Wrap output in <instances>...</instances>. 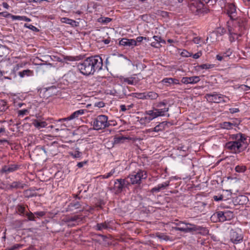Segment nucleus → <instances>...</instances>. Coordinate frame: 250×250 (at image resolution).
Returning a JSON list of instances; mask_svg holds the SVG:
<instances>
[{
  "mask_svg": "<svg viewBox=\"0 0 250 250\" xmlns=\"http://www.w3.org/2000/svg\"><path fill=\"white\" fill-rule=\"evenodd\" d=\"M121 111L123 112H125V111L130 109L131 107H132V105H128L126 106L124 104H122L120 106Z\"/></svg>",
  "mask_w": 250,
  "mask_h": 250,
  "instance_id": "47",
  "label": "nucleus"
},
{
  "mask_svg": "<svg viewBox=\"0 0 250 250\" xmlns=\"http://www.w3.org/2000/svg\"><path fill=\"white\" fill-rule=\"evenodd\" d=\"M129 185V182L125 179H118L115 181L113 188L116 193H120Z\"/></svg>",
  "mask_w": 250,
  "mask_h": 250,
  "instance_id": "9",
  "label": "nucleus"
},
{
  "mask_svg": "<svg viewBox=\"0 0 250 250\" xmlns=\"http://www.w3.org/2000/svg\"><path fill=\"white\" fill-rule=\"evenodd\" d=\"M13 104L14 107L17 108H21L22 107H24L26 105L25 103H23L22 102L14 101Z\"/></svg>",
  "mask_w": 250,
  "mask_h": 250,
  "instance_id": "44",
  "label": "nucleus"
},
{
  "mask_svg": "<svg viewBox=\"0 0 250 250\" xmlns=\"http://www.w3.org/2000/svg\"><path fill=\"white\" fill-rule=\"evenodd\" d=\"M217 217L218 221L221 222H224L226 220L225 218V215L224 214V211H219L216 212L215 213L213 214V215L211 217Z\"/></svg>",
  "mask_w": 250,
  "mask_h": 250,
  "instance_id": "24",
  "label": "nucleus"
},
{
  "mask_svg": "<svg viewBox=\"0 0 250 250\" xmlns=\"http://www.w3.org/2000/svg\"><path fill=\"white\" fill-rule=\"evenodd\" d=\"M247 170V167L244 165H237L235 167V170L238 173H243Z\"/></svg>",
  "mask_w": 250,
  "mask_h": 250,
  "instance_id": "32",
  "label": "nucleus"
},
{
  "mask_svg": "<svg viewBox=\"0 0 250 250\" xmlns=\"http://www.w3.org/2000/svg\"><path fill=\"white\" fill-rule=\"evenodd\" d=\"M32 124L36 128L38 129L45 127L48 125L46 121H42L41 119L33 120Z\"/></svg>",
  "mask_w": 250,
  "mask_h": 250,
  "instance_id": "17",
  "label": "nucleus"
},
{
  "mask_svg": "<svg viewBox=\"0 0 250 250\" xmlns=\"http://www.w3.org/2000/svg\"><path fill=\"white\" fill-rule=\"evenodd\" d=\"M22 66L21 64H16L13 68V71H16L19 69L20 67H21Z\"/></svg>",
  "mask_w": 250,
  "mask_h": 250,
  "instance_id": "59",
  "label": "nucleus"
},
{
  "mask_svg": "<svg viewBox=\"0 0 250 250\" xmlns=\"http://www.w3.org/2000/svg\"><path fill=\"white\" fill-rule=\"evenodd\" d=\"M187 227L186 228H181L178 229L180 231L185 233L197 232L201 233L202 232H206L207 229L206 228L196 225L193 224L187 223Z\"/></svg>",
  "mask_w": 250,
  "mask_h": 250,
  "instance_id": "6",
  "label": "nucleus"
},
{
  "mask_svg": "<svg viewBox=\"0 0 250 250\" xmlns=\"http://www.w3.org/2000/svg\"><path fill=\"white\" fill-rule=\"evenodd\" d=\"M95 106H97L98 107H103L104 106V104L103 102H100L98 103H96L95 104Z\"/></svg>",
  "mask_w": 250,
  "mask_h": 250,
  "instance_id": "57",
  "label": "nucleus"
},
{
  "mask_svg": "<svg viewBox=\"0 0 250 250\" xmlns=\"http://www.w3.org/2000/svg\"><path fill=\"white\" fill-rule=\"evenodd\" d=\"M128 178L130 179L131 184H140L141 181V170L139 169L137 171H134L131 173Z\"/></svg>",
  "mask_w": 250,
  "mask_h": 250,
  "instance_id": "11",
  "label": "nucleus"
},
{
  "mask_svg": "<svg viewBox=\"0 0 250 250\" xmlns=\"http://www.w3.org/2000/svg\"><path fill=\"white\" fill-rule=\"evenodd\" d=\"M232 54V51L230 48H229L226 51L221 52L216 55V59L221 61L224 58L230 56Z\"/></svg>",
  "mask_w": 250,
  "mask_h": 250,
  "instance_id": "22",
  "label": "nucleus"
},
{
  "mask_svg": "<svg viewBox=\"0 0 250 250\" xmlns=\"http://www.w3.org/2000/svg\"><path fill=\"white\" fill-rule=\"evenodd\" d=\"M22 247H23L22 245L16 244L14 245L11 248H9L8 250H14L15 249H19L20 248H21Z\"/></svg>",
  "mask_w": 250,
  "mask_h": 250,
  "instance_id": "51",
  "label": "nucleus"
},
{
  "mask_svg": "<svg viewBox=\"0 0 250 250\" xmlns=\"http://www.w3.org/2000/svg\"><path fill=\"white\" fill-rule=\"evenodd\" d=\"M24 26L35 32L39 31V30L37 27L31 24L25 23L24 24Z\"/></svg>",
  "mask_w": 250,
  "mask_h": 250,
  "instance_id": "46",
  "label": "nucleus"
},
{
  "mask_svg": "<svg viewBox=\"0 0 250 250\" xmlns=\"http://www.w3.org/2000/svg\"><path fill=\"white\" fill-rule=\"evenodd\" d=\"M168 111V108H164L162 109H156L154 108L153 110H149V112L151 114H153L155 118H156L158 116H163L165 115V113L166 112Z\"/></svg>",
  "mask_w": 250,
  "mask_h": 250,
  "instance_id": "16",
  "label": "nucleus"
},
{
  "mask_svg": "<svg viewBox=\"0 0 250 250\" xmlns=\"http://www.w3.org/2000/svg\"><path fill=\"white\" fill-rule=\"evenodd\" d=\"M247 146H243L237 141H229L225 144V147L230 152L233 154H239L245 150Z\"/></svg>",
  "mask_w": 250,
  "mask_h": 250,
  "instance_id": "3",
  "label": "nucleus"
},
{
  "mask_svg": "<svg viewBox=\"0 0 250 250\" xmlns=\"http://www.w3.org/2000/svg\"><path fill=\"white\" fill-rule=\"evenodd\" d=\"M61 21L63 23H65L70 25H73L76 22L74 20L67 18H62Z\"/></svg>",
  "mask_w": 250,
  "mask_h": 250,
  "instance_id": "40",
  "label": "nucleus"
},
{
  "mask_svg": "<svg viewBox=\"0 0 250 250\" xmlns=\"http://www.w3.org/2000/svg\"><path fill=\"white\" fill-rule=\"evenodd\" d=\"M109 228V222H104V223H98L95 227L96 229L98 230H103Z\"/></svg>",
  "mask_w": 250,
  "mask_h": 250,
  "instance_id": "29",
  "label": "nucleus"
},
{
  "mask_svg": "<svg viewBox=\"0 0 250 250\" xmlns=\"http://www.w3.org/2000/svg\"><path fill=\"white\" fill-rule=\"evenodd\" d=\"M163 83L173 84H181L179 81L178 79L172 78H164L162 81Z\"/></svg>",
  "mask_w": 250,
  "mask_h": 250,
  "instance_id": "27",
  "label": "nucleus"
},
{
  "mask_svg": "<svg viewBox=\"0 0 250 250\" xmlns=\"http://www.w3.org/2000/svg\"><path fill=\"white\" fill-rule=\"evenodd\" d=\"M129 137H125L123 135H117L113 139V144L115 145L124 143L126 140H129Z\"/></svg>",
  "mask_w": 250,
  "mask_h": 250,
  "instance_id": "21",
  "label": "nucleus"
},
{
  "mask_svg": "<svg viewBox=\"0 0 250 250\" xmlns=\"http://www.w3.org/2000/svg\"><path fill=\"white\" fill-rule=\"evenodd\" d=\"M86 163V162H79V163L77 164V167H78L79 168H81V167H82L83 166V165H84V164H85Z\"/></svg>",
  "mask_w": 250,
  "mask_h": 250,
  "instance_id": "61",
  "label": "nucleus"
},
{
  "mask_svg": "<svg viewBox=\"0 0 250 250\" xmlns=\"http://www.w3.org/2000/svg\"><path fill=\"white\" fill-rule=\"evenodd\" d=\"M35 214L31 212L29 213H27L26 214V216L27 217L28 220L29 221H35Z\"/></svg>",
  "mask_w": 250,
  "mask_h": 250,
  "instance_id": "50",
  "label": "nucleus"
},
{
  "mask_svg": "<svg viewBox=\"0 0 250 250\" xmlns=\"http://www.w3.org/2000/svg\"><path fill=\"white\" fill-rule=\"evenodd\" d=\"M239 135H240V133H238V134H233V135H232L231 138L233 140H235V141H237V140H238L239 139Z\"/></svg>",
  "mask_w": 250,
  "mask_h": 250,
  "instance_id": "58",
  "label": "nucleus"
},
{
  "mask_svg": "<svg viewBox=\"0 0 250 250\" xmlns=\"http://www.w3.org/2000/svg\"><path fill=\"white\" fill-rule=\"evenodd\" d=\"M178 53H180V55L184 57H188L191 56V53L188 52L186 50H183L179 49L178 50Z\"/></svg>",
  "mask_w": 250,
  "mask_h": 250,
  "instance_id": "39",
  "label": "nucleus"
},
{
  "mask_svg": "<svg viewBox=\"0 0 250 250\" xmlns=\"http://www.w3.org/2000/svg\"><path fill=\"white\" fill-rule=\"evenodd\" d=\"M103 66L102 59L99 56H95L86 58L79 63L78 67L81 73L89 75L100 71Z\"/></svg>",
  "mask_w": 250,
  "mask_h": 250,
  "instance_id": "2",
  "label": "nucleus"
},
{
  "mask_svg": "<svg viewBox=\"0 0 250 250\" xmlns=\"http://www.w3.org/2000/svg\"><path fill=\"white\" fill-rule=\"evenodd\" d=\"M34 214L38 217H42L45 215L44 211H37L34 213Z\"/></svg>",
  "mask_w": 250,
  "mask_h": 250,
  "instance_id": "56",
  "label": "nucleus"
},
{
  "mask_svg": "<svg viewBox=\"0 0 250 250\" xmlns=\"http://www.w3.org/2000/svg\"><path fill=\"white\" fill-rule=\"evenodd\" d=\"M241 121L236 119L235 121H233L231 124H232L233 126H237L240 124Z\"/></svg>",
  "mask_w": 250,
  "mask_h": 250,
  "instance_id": "54",
  "label": "nucleus"
},
{
  "mask_svg": "<svg viewBox=\"0 0 250 250\" xmlns=\"http://www.w3.org/2000/svg\"><path fill=\"white\" fill-rule=\"evenodd\" d=\"M31 109L30 106H25L23 109L19 110L17 111L18 116L19 117H23L24 115H27L29 113Z\"/></svg>",
  "mask_w": 250,
  "mask_h": 250,
  "instance_id": "25",
  "label": "nucleus"
},
{
  "mask_svg": "<svg viewBox=\"0 0 250 250\" xmlns=\"http://www.w3.org/2000/svg\"><path fill=\"white\" fill-rule=\"evenodd\" d=\"M157 14L158 15H159L163 18H168L169 17V13L164 11L158 10Z\"/></svg>",
  "mask_w": 250,
  "mask_h": 250,
  "instance_id": "45",
  "label": "nucleus"
},
{
  "mask_svg": "<svg viewBox=\"0 0 250 250\" xmlns=\"http://www.w3.org/2000/svg\"><path fill=\"white\" fill-rule=\"evenodd\" d=\"M229 236L231 241L234 244H238L243 240V235L242 230L238 228L231 229Z\"/></svg>",
  "mask_w": 250,
  "mask_h": 250,
  "instance_id": "8",
  "label": "nucleus"
},
{
  "mask_svg": "<svg viewBox=\"0 0 250 250\" xmlns=\"http://www.w3.org/2000/svg\"><path fill=\"white\" fill-rule=\"evenodd\" d=\"M188 6L190 10L195 15H200L204 11V5L200 0H189Z\"/></svg>",
  "mask_w": 250,
  "mask_h": 250,
  "instance_id": "5",
  "label": "nucleus"
},
{
  "mask_svg": "<svg viewBox=\"0 0 250 250\" xmlns=\"http://www.w3.org/2000/svg\"><path fill=\"white\" fill-rule=\"evenodd\" d=\"M158 94L154 92H149L148 93H142V99H155L158 97Z\"/></svg>",
  "mask_w": 250,
  "mask_h": 250,
  "instance_id": "20",
  "label": "nucleus"
},
{
  "mask_svg": "<svg viewBox=\"0 0 250 250\" xmlns=\"http://www.w3.org/2000/svg\"><path fill=\"white\" fill-rule=\"evenodd\" d=\"M167 42H169V43H172V42L174 43H175V44L176 45H179V44H178V42L177 41H176V40H172V39H168L167 40Z\"/></svg>",
  "mask_w": 250,
  "mask_h": 250,
  "instance_id": "62",
  "label": "nucleus"
},
{
  "mask_svg": "<svg viewBox=\"0 0 250 250\" xmlns=\"http://www.w3.org/2000/svg\"><path fill=\"white\" fill-rule=\"evenodd\" d=\"M86 110L85 109H79L72 113L67 118L60 119L59 122L66 121L78 119L80 116L83 115Z\"/></svg>",
  "mask_w": 250,
  "mask_h": 250,
  "instance_id": "12",
  "label": "nucleus"
},
{
  "mask_svg": "<svg viewBox=\"0 0 250 250\" xmlns=\"http://www.w3.org/2000/svg\"><path fill=\"white\" fill-rule=\"evenodd\" d=\"M215 64H208V63H204L198 66V67L202 69H208L214 67Z\"/></svg>",
  "mask_w": 250,
  "mask_h": 250,
  "instance_id": "34",
  "label": "nucleus"
},
{
  "mask_svg": "<svg viewBox=\"0 0 250 250\" xmlns=\"http://www.w3.org/2000/svg\"><path fill=\"white\" fill-rule=\"evenodd\" d=\"M201 52H197L193 55V58L194 59H198L201 56Z\"/></svg>",
  "mask_w": 250,
  "mask_h": 250,
  "instance_id": "63",
  "label": "nucleus"
},
{
  "mask_svg": "<svg viewBox=\"0 0 250 250\" xmlns=\"http://www.w3.org/2000/svg\"><path fill=\"white\" fill-rule=\"evenodd\" d=\"M25 184L23 183L22 181H14L12 182L10 185V187L12 188H20L22 189L23 188L25 187Z\"/></svg>",
  "mask_w": 250,
  "mask_h": 250,
  "instance_id": "23",
  "label": "nucleus"
},
{
  "mask_svg": "<svg viewBox=\"0 0 250 250\" xmlns=\"http://www.w3.org/2000/svg\"><path fill=\"white\" fill-rule=\"evenodd\" d=\"M192 42L195 44H199L197 47H199V46H202L204 44V42L202 40V39L200 37H195L194 38Z\"/></svg>",
  "mask_w": 250,
  "mask_h": 250,
  "instance_id": "37",
  "label": "nucleus"
},
{
  "mask_svg": "<svg viewBox=\"0 0 250 250\" xmlns=\"http://www.w3.org/2000/svg\"><path fill=\"white\" fill-rule=\"evenodd\" d=\"M155 118L153 114H151L149 110L147 111L142 117V125L149 123L152 119Z\"/></svg>",
  "mask_w": 250,
  "mask_h": 250,
  "instance_id": "15",
  "label": "nucleus"
},
{
  "mask_svg": "<svg viewBox=\"0 0 250 250\" xmlns=\"http://www.w3.org/2000/svg\"><path fill=\"white\" fill-rule=\"evenodd\" d=\"M110 125L111 124L110 121H108V117L104 115L98 116L95 119L93 124L94 128L97 130L104 129Z\"/></svg>",
  "mask_w": 250,
  "mask_h": 250,
  "instance_id": "4",
  "label": "nucleus"
},
{
  "mask_svg": "<svg viewBox=\"0 0 250 250\" xmlns=\"http://www.w3.org/2000/svg\"><path fill=\"white\" fill-rule=\"evenodd\" d=\"M7 16H10L11 18L13 21H23V16L13 15L10 14H7L6 16H5V17H7Z\"/></svg>",
  "mask_w": 250,
  "mask_h": 250,
  "instance_id": "42",
  "label": "nucleus"
},
{
  "mask_svg": "<svg viewBox=\"0 0 250 250\" xmlns=\"http://www.w3.org/2000/svg\"><path fill=\"white\" fill-rule=\"evenodd\" d=\"M224 196L222 194H220L218 195H214L213 197V198L215 201H220L223 200Z\"/></svg>",
  "mask_w": 250,
  "mask_h": 250,
  "instance_id": "52",
  "label": "nucleus"
},
{
  "mask_svg": "<svg viewBox=\"0 0 250 250\" xmlns=\"http://www.w3.org/2000/svg\"><path fill=\"white\" fill-rule=\"evenodd\" d=\"M170 181H166L163 183L159 184L157 186L154 187L151 189V192H158L162 189H165L166 187L169 185Z\"/></svg>",
  "mask_w": 250,
  "mask_h": 250,
  "instance_id": "18",
  "label": "nucleus"
},
{
  "mask_svg": "<svg viewBox=\"0 0 250 250\" xmlns=\"http://www.w3.org/2000/svg\"><path fill=\"white\" fill-rule=\"evenodd\" d=\"M25 209V207L22 205H19L18 206V211L21 215H23L24 214Z\"/></svg>",
  "mask_w": 250,
  "mask_h": 250,
  "instance_id": "49",
  "label": "nucleus"
},
{
  "mask_svg": "<svg viewBox=\"0 0 250 250\" xmlns=\"http://www.w3.org/2000/svg\"><path fill=\"white\" fill-rule=\"evenodd\" d=\"M246 140V137L245 134L240 133L239 138L237 141L239 142L241 144H243V145L246 146V144L248 145L247 143H245V141Z\"/></svg>",
  "mask_w": 250,
  "mask_h": 250,
  "instance_id": "38",
  "label": "nucleus"
},
{
  "mask_svg": "<svg viewBox=\"0 0 250 250\" xmlns=\"http://www.w3.org/2000/svg\"><path fill=\"white\" fill-rule=\"evenodd\" d=\"M147 178V173L146 171H142V179H145Z\"/></svg>",
  "mask_w": 250,
  "mask_h": 250,
  "instance_id": "60",
  "label": "nucleus"
},
{
  "mask_svg": "<svg viewBox=\"0 0 250 250\" xmlns=\"http://www.w3.org/2000/svg\"><path fill=\"white\" fill-rule=\"evenodd\" d=\"M69 154L74 158H80L81 156V153L78 150L75 151L74 152H70Z\"/></svg>",
  "mask_w": 250,
  "mask_h": 250,
  "instance_id": "48",
  "label": "nucleus"
},
{
  "mask_svg": "<svg viewBox=\"0 0 250 250\" xmlns=\"http://www.w3.org/2000/svg\"><path fill=\"white\" fill-rule=\"evenodd\" d=\"M153 38L155 41L156 42V44H158L159 45L162 46V44L161 43L165 44L166 42L165 40H163L160 37L158 36H153Z\"/></svg>",
  "mask_w": 250,
  "mask_h": 250,
  "instance_id": "36",
  "label": "nucleus"
},
{
  "mask_svg": "<svg viewBox=\"0 0 250 250\" xmlns=\"http://www.w3.org/2000/svg\"><path fill=\"white\" fill-rule=\"evenodd\" d=\"M167 122L160 123L159 125L153 128L152 130L155 132L162 131L165 130L166 126L167 125Z\"/></svg>",
  "mask_w": 250,
  "mask_h": 250,
  "instance_id": "28",
  "label": "nucleus"
},
{
  "mask_svg": "<svg viewBox=\"0 0 250 250\" xmlns=\"http://www.w3.org/2000/svg\"><path fill=\"white\" fill-rule=\"evenodd\" d=\"M78 218H78V216H74L69 217H68V218L67 219V221L68 222H75V221H77Z\"/></svg>",
  "mask_w": 250,
  "mask_h": 250,
  "instance_id": "53",
  "label": "nucleus"
},
{
  "mask_svg": "<svg viewBox=\"0 0 250 250\" xmlns=\"http://www.w3.org/2000/svg\"><path fill=\"white\" fill-rule=\"evenodd\" d=\"M119 44L122 46L136 45V42L134 40L124 38L120 41Z\"/></svg>",
  "mask_w": 250,
  "mask_h": 250,
  "instance_id": "19",
  "label": "nucleus"
},
{
  "mask_svg": "<svg viewBox=\"0 0 250 250\" xmlns=\"http://www.w3.org/2000/svg\"><path fill=\"white\" fill-rule=\"evenodd\" d=\"M205 98L208 102L215 103H226L227 101L224 99V98H228L227 96L217 94L216 92H213L212 94H206Z\"/></svg>",
  "mask_w": 250,
  "mask_h": 250,
  "instance_id": "7",
  "label": "nucleus"
},
{
  "mask_svg": "<svg viewBox=\"0 0 250 250\" xmlns=\"http://www.w3.org/2000/svg\"><path fill=\"white\" fill-rule=\"evenodd\" d=\"M226 7L227 14L230 18L227 22V28L232 42L235 36L238 39L248 29L249 20L234 3H227Z\"/></svg>",
  "mask_w": 250,
  "mask_h": 250,
  "instance_id": "1",
  "label": "nucleus"
},
{
  "mask_svg": "<svg viewBox=\"0 0 250 250\" xmlns=\"http://www.w3.org/2000/svg\"><path fill=\"white\" fill-rule=\"evenodd\" d=\"M20 167L18 165L11 164L9 165H5L1 168V172L5 173H9L17 170Z\"/></svg>",
  "mask_w": 250,
  "mask_h": 250,
  "instance_id": "14",
  "label": "nucleus"
},
{
  "mask_svg": "<svg viewBox=\"0 0 250 250\" xmlns=\"http://www.w3.org/2000/svg\"><path fill=\"white\" fill-rule=\"evenodd\" d=\"M176 227H173V229L176 231H180L178 229L183 228H186L187 227V223L185 221H179L175 224Z\"/></svg>",
  "mask_w": 250,
  "mask_h": 250,
  "instance_id": "30",
  "label": "nucleus"
},
{
  "mask_svg": "<svg viewBox=\"0 0 250 250\" xmlns=\"http://www.w3.org/2000/svg\"><path fill=\"white\" fill-rule=\"evenodd\" d=\"M200 81L199 76L184 77L181 79L182 83L186 84H195Z\"/></svg>",
  "mask_w": 250,
  "mask_h": 250,
  "instance_id": "13",
  "label": "nucleus"
},
{
  "mask_svg": "<svg viewBox=\"0 0 250 250\" xmlns=\"http://www.w3.org/2000/svg\"><path fill=\"white\" fill-rule=\"evenodd\" d=\"M8 108L6 102L3 100H0V112L5 111Z\"/></svg>",
  "mask_w": 250,
  "mask_h": 250,
  "instance_id": "35",
  "label": "nucleus"
},
{
  "mask_svg": "<svg viewBox=\"0 0 250 250\" xmlns=\"http://www.w3.org/2000/svg\"><path fill=\"white\" fill-rule=\"evenodd\" d=\"M226 220H230L233 217V213L230 211H224Z\"/></svg>",
  "mask_w": 250,
  "mask_h": 250,
  "instance_id": "43",
  "label": "nucleus"
},
{
  "mask_svg": "<svg viewBox=\"0 0 250 250\" xmlns=\"http://www.w3.org/2000/svg\"><path fill=\"white\" fill-rule=\"evenodd\" d=\"M76 76L75 73L71 71H68L66 74L62 77V82L65 85L72 84L76 81Z\"/></svg>",
  "mask_w": 250,
  "mask_h": 250,
  "instance_id": "10",
  "label": "nucleus"
},
{
  "mask_svg": "<svg viewBox=\"0 0 250 250\" xmlns=\"http://www.w3.org/2000/svg\"><path fill=\"white\" fill-rule=\"evenodd\" d=\"M221 127L223 129H230L233 128L231 122H225L221 124Z\"/></svg>",
  "mask_w": 250,
  "mask_h": 250,
  "instance_id": "33",
  "label": "nucleus"
},
{
  "mask_svg": "<svg viewBox=\"0 0 250 250\" xmlns=\"http://www.w3.org/2000/svg\"><path fill=\"white\" fill-rule=\"evenodd\" d=\"M111 21V19L109 18H104V20H102V22L104 23H108Z\"/></svg>",
  "mask_w": 250,
  "mask_h": 250,
  "instance_id": "64",
  "label": "nucleus"
},
{
  "mask_svg": "<svg viewBox=\"0 0 250 250\" xmlns=\"http://www.w3.org/2000/svg\"><path fill=\"white\" fill-rule=\"evenodd\" d=\"M115 168H113L109 172L104 175H100V177H102L103 179L109 178L115 173Z\"/></svg>",
  "mask_w": 250,
  "mask_h": 250,
  "instance_id": "41",
  "label": "nucleus"
},
{
  "mask_svg": "<svg viewBox=\"0 0 250 250\" xmlns=\"http://www.w3.org/2000/svg\"><path fill=\"white\" fill-rule=\"evenodd\" d=\"M18 74L21 78H23L25 77H29L33 76L34 74V72L32 70L26 69L19 72Z\"/></svg>",
  "mask_w": 250,
  "mask_h": 250,
  "instance_id": "26",
  "label": "nucleus"
},
{
  "mask_svg": "<svg viewBox=\"0 0 250 250\" xmlns=\"http://www.w3.org/2000/svg\"><path fill=\"white\" fill-rule=\"evenodd\" d=\"M123 81L129 84H133L137 83V80H136L135 78L132 77L130 78H124Z\"/></svg>",
  "mask_w": 250,
  "mask_h": 250,
  "instance_id": "31",
  "label": "nucleus"
},
{
  "mask_svg": "<svg viewBox=\"0 0 250 250\" xmlns=\"http://www.w3.org/2000/svg\"><path fill=\"white\" fill-rule=\"evenodd\" d=\"M229 112L231 114L239 112V109L238 108H231L229 109Z\"/></svg>",
  "mask_w": 250,
  "mask_h": 250,
  "instance_id": "55",
  "label": "nucleus"
}]
</instances>
